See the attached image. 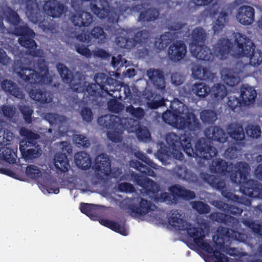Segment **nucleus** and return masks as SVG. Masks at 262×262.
I'll return each mask as SVG.
<instances>
[{
  "mask_svg": "<svg viewBox=\"0 0 262 262\" xmlns=\"http://www.w3.org/2000/svg\"><path fill=\"white\" fill-rule=\"evenodd\" d=\"M172 111H167L163 114L164 120L177 128L188 126L192 128L197 124L194 115L188 112L187 108L178 100H174L171 105Z\"/></svg>",
  "mask_w": 262,
  "mask_h": 262,
  "instance_id": "obj_1",
  "label": "nucleus"
},
{
  "mask_svg": "<svg viewBox=\"0 0 262 262\" xmlns=\"http://www.w3.org/2000/svg\"><path fill=\"white\" fill-rule=\"evenodd\" d=\"M139 184L142 186L144 188L141 190L143 193H146L151 198L155 199L159 202L166 201L168 203H174L176 202V196H183L186 199H190L194 197V193L191 191L183 189L179 186H173L170 189L171 195L164 192L161 193L160 196L155 195L159 189V187L157 184L148 178H144L143 180H139Z\"/></svg>",
  "mask_w": 262,
  "mask_h": 262,
  "instance_id": "obj_2",
  "label": "nucleus"
},
{
  "mask_svg": "<svg viewBox=\"0 0 262 262\" xmlns=\"http://www.w3.org/2000/svg\"><path fill=\"white\" fill-rule=\"evenodd\" d=\"M20 134L26 137L20 142L19 149L24 158L26 160L36 158L41 155V150L36 145L33 139H37L38 135L26 128H21Z\"/></svg>",
  "mask_w": 262,
  "mask_h": 262,
  "instance_id": "obj_3",
  "label": "nucleus"
},
{
  "mask_svg": "<svg viewBox=\"0 0 262 262\" xmlns=\"http://www.w3.org/2000/svg\"><path fill=\"white\" fill-rule=\"evenodd\" d=\"M98 122L101 125L105 124L110 129L107 133L108 138L114 142L121 140V133L123 129L122 121L117 116H105L98 119Z\"/></svg>",
  "mask_w": 262,
  "mask_h": 262,
  "instance_id": "obj_4",
  "label": "nucleus"
},
{
  "mask_svg": "<svg viewBox=\"0 0 262 262\" xmlns=\"http://www.w3.org/2000/svg\"><path fill=\"white\" fill-rule=\"evenodd\" d=\"M180 138L174 133H170L167 135L166 141L168 144L171 146L172 151V154L173 157L179 160H182L183 154L181 152L179 151L181 147H182L186 152L190 154L191 149V145L190 143L189 138L183 137L181 140Z\"/></svg>",
  "mask_w": 262,
  "mask_h": 262,
  "instance_id": "obj_5",
  "label": "nucleus"
},
{
  "mask_svg": "<svg viewBox=\"0 0 262 262\" xmlns=\"http://www.w3.org/2000/svg\"><path fill=\"white\" fill-rule=\"evenodd\" d=\"M19 76L25 80H30L31 82H45L46 81V77L47 75L48 70L45 63H41L38 66L37 70H34L23 69L20 71H17Z\"/></svg>",
  "mask_w": 262,
  "mask_h": 262,
  "instance_id": "obj_6",
  "label": "nucleus"
},
{
  "mask_svg": "<svg viewBox=\"0 0 262 262\" xmlns=\"http://www.w3.org/2000/svg\"><path fill=\"white\" fill-rule=\"evenodd\" d=\"M58 70L63 80L70 83V86L75 91H78V85L80 84V75L76 74L74 77L71 75V72L68 68L63 64H58L57 66Z\"/></svg>",
  "mask_w": 262,
  "mask_h": 262,
  "instance_id": "obj_7",
  "label": "nucleus"
},
{
  "mask_svg": "<svg viewBox=\"0 0 262 262\" xmlns=\"http://www.w3.org/2000/svg\"><path fill=\"white\" fill-rule=\"evenodd\" d=\"M235 38L237 46L234 51V56L236 57H242L249 55L252 52L250 41L244 35L240 33L236 34Z\"/></svg>",
  "mask_w": 262,
  "mask_h": 262,
  "instance_id": "obj_8",
  "label": "nucleus"
},
{
  "mask_svg": "<svg viewBox=\"0 0 262 262\" xmlns=\"http://www.w3.org/2000/svg\"><path fill=\"white\" fill-rule=\"evenodd\" d=\"M255 10L251 6H242L237 10L236 18L244 25H251L254 20Z\"/></svg>",
  "mask_w": 262,
  "mask_h": 262,
  "instance_id": "obj_9",
  "label": "nucleus"
},
{
  "mask_svg": "<svg viewBox=\"0 0 262 262\" xmlns=\"http://www.w3.org/2000/svg\"><path fill=\"white\" fill-rule=\"evenodd\" d=\"M95 162L96 174L101 179H103L111 171L108 158L106 155L102 154L96 158Z\"/></svg>",
  "mask_w": 262,
  "mask_h": 262,
  "instance_id": "obj_10",
  "label": "nucleus"
},
{
  "mask_svg": "<svg viewBox=\"0 0 262 262\" xmlns=\"http://www.w3.org/2000/svg\"><path fill=\"white\" fill-rule=\"evenodd\" d=\"M46 13L53 17H59L67 11V8L57 1H49L44 5Z\"/></svg>",
  "mask_w": 262,
  "mask_h": 262,
  "instance_id": "obj_11",
  "label": "nucleus"
},
{
  "mask_svg": "<svg viewBox=\"0 0 262 262\" xmlns=\"http://www.w3.org/2000/svg\"><path fill=\"white\" fill-rule=\"evenodd\" d=\"M186 52L185 45L182 41H177L169 47L168 54L171 60L178 61L184 57Z\"/></svg>",
  "mask_w": 262,
  "mask_h": 262,
  "instance_id": "obj_12",
  "label": "nucleus"
},
{
  "mask_svg": "<svg viewBox=\"0 0 262 262\" xmlns=\"http://www.w3.org/2000/svg\"><path fill=\"white\" fill-rule=\"evenodd\" d=\"M187 232L190 236L193 238L194 242L198 246L205 250L208 253L212 252V248L203 239L205 236V233L202 228H190L188 229Z\"/></svg>",
  "mask_w": 262,
  "mask_h": 262,
  "instance_id": "obj_13",
  "label": "nucleus"
},
{
  "mask_svg": "<svg viewBox=\"0 0 262 262\" xmlns=\"http://www.w3.org/2000/svg\"><path fill=\"white\" fill-rule=\"evenodd\" d=\"M190 49L192 55L199 59L208 60L211 57L210 50L201 44H191Z\"/></svg>",
  "mask_w": 262,
  "mask_h": 262,
  "instance_id": "obj_14",
  "label": "nucleus"
},
{
  "mask_svg": "<svg viewBox=\"0 0 262 262\" xmlns=\"http://www.w3.org/2000/svg\"><path fill=\"white\" fill-rule=\"evenodd\" d=\"M241 104L248 105L254 102L257 94L254 88L244 85L241 88Z\"/></svg>",
  "mask_w": 262,
  "mask_h": 262,
  "instance_id": "obj_15",
  "label": "nucleus"
},
{
  "mask_svg": "<svg viewBox=\"0 0 262 262\" xmlns=\"http://www.w3.org/2000/svg\"><path fill=\"white\" fill-rule=\"evenodd\" d=\"M75 26L86 27L89 26L93 21L91 14L85 11L76 12L71 18Z\"/></svg>",
  "mask_w": 262,
  "mask_h": 262,
  "instance_id": "obj_16",
  "label": "nucleus"
},
{
  "mask_svg": "<svg viewBox=\"0 0 262 262\" xmlns=\"http://www.w3.org/2000/svg\"><path fill=\"white\" fill-rule=\"evenodd\" d=\"M26 13L28 18L34 23L40 20V12L36 0H31L27 3Z\"/></svg>",
  "mask_w": 262,
  "mask_h": 262,
  "instance_id": "obj_17",
  "label": "nucleus"
},
{
  "mask_svg": "<svg viewBox=\"0 0 262 262\" xmlns=\"http://www.w3.org/2000/svg\"><path fill=\"white\" fill-rule=\"evenodd\" d=\"M18 35H21L18 39L19 43L27 48H33L36 46V43L33 40H32L28 36H32L34 33L32 30H30L27 27L23 28L20 32H16Z\"/></svg>",
  "mask_w": 262,
  "mask_h": 262,
  "instance_id": "obj_18",
  "label": "nucleus"
},
{
  "mask_svg": "<svg viewBox=\"0 0 262 262\" xmlns=\"http://www.w3.org/2000/svg\"><path fill=\"white\" fill-rule=\"evenodd\" d=\"M44 118L48 120L50 124L57 125L59 129L62 132H64L68 129V120L63 116H59L53 114H47L45 115Z\"/></svg>",
  "mask_w": 262,
  "mask_h": 262,
  "instance_id": "obj_19",
  "label": "nucleus"
},
{
  "mask_svg": "<svg viewBox=\"0 0 262 262\" xmlns=\"http://www.w3.org/2000/svg\"><path fill=\"white\" fill-rule=\"evenodd\" d=\"M169 225L177 230H185L187 228V225L183 219L182 214L178 211H173L171 212L168 217Z\"/></svg>",
  "mask_w": 262,
  "mask_h": 262,
  "instance_id": "obj_20",
  "label": "nucleus"
},
{
  "mask_svg": "<svg viewBox=\"0 0 262 262\" xmlns=\"http://www.w3.org/2000/svg\"><path fill=\"white\" fill-rule=\"evenodd\" d=\"M54 165L58 172L68 171L69 164L65 154H57L54 159Z\"/></svg>",
  "mask_w": 262,
  "mask_h": 262,
  "instance_id": "obj_21",
  "label": "nucleus"
},
{
  "mask_svg": "<svg viewBox=\"0 0 262 262\" xmlns=\"http://www.w3.org/2000/svg\"><path fill=\"white\" fill-rule=\"evenodd\" d=\"M147 75L157 88L162 89L165 87V82L161 72L150 69L147 71Z\"/></svg>",
  "mask_w": 262,
  "mask_h": 262,
  "instance_id": "obj_22",
  "label": "nucleus"
},
{
  "mask_svg": "<svg viewBox=\"0 0 262 262\" xmlns=\"http://www.w3.org/2000/svg\"><path fill=\"white\" fill-rule=\"evenodd\" d=\"M92 8L93 12L100 18L107 16L109 13L107 3L105 0H96Z\"/></svg>",
  "mask_w": 262,
  "mask_h": 262,
  "instance_id": "obj_23",
  "label": "nucleus"
},
{
  "mask_svg": "<svg viewBox=\"0 0 262 262\" xmlns=\"http://www.w3.org/2000/svg\"><path fill=\"white\" fill-rule=\"evenodd\" d=\"M76 164L82 169H87L91 167L92 162L89 155L84 152H80L75 156Z\"/></svg>",
  "mask_w": 262,
  "mask_h": 262,
  "instance_id": "obj_24",
  "label": "nucleus"
},
{
  "mask_svg": "<svg viewBox=\"0 0 262 262\" xmlns=\"http://www.w3.org/2000/svg\"><path fill=\"white\" fill-rule=\"evenodd\" d=\"M205 134L210 139L216 140L221 142L226 141L227 137L224 131L218 127L210 128L205 130Z\"/></svg>",
  "mask_w": 262,
  "mask_h": 262,
  "instance_id": "obj_25",
  "label": "nucleus"
},
{
  "mask_svg": "<svg viewBox=\"0 0 262 262\" xmlns=\"http://www.w3.org/2000/svg\"><path fill=\"white\" fill-rule=\"evenodd\" d=\"M2 88L10 94L19 99L24 97V94L16 88V85L9 80H4L2 84Z\"/></svg>",
  "mask_w": 262,
  "mask_h": 262,
  "instance_id": "obj_26",
  "label": "nucleus"
},
{
  "mask_svg": "<svg viewBox=\"0 0 262 262\" xmlns=\"http://www.w3.org/2000/svg\"><path fill=\"white\" fill-rule=\"evenodd\" d=\"M211 96L216 100L223 99L227 95V91L225 85L215 84L210 90Z\"/></svg>",
  "mask_w": 262,
  "mask_h": 262,
  "instance_id": "obj_27",
  "label": "nucleus"
},
{
  "mask_svg": "<svg viewBox=\"0 0 262 262\" xmlns=\"http://www.w3.org/2000/svg\"><path fill=\"white\" fill-rule=\"evenodd\" d=\"M230 43L225 39L220 41L216 47V54L220 59L226 58L230 48Z\"/></svg>",
  "mask_w": 262,
  "mask_h": 262,
  "instance_id": "obj_28",
  "label": "nucleus"
},
{
  "mask_svg": "<svg viewBox=\"0 0 262 262\" xmlns=\"http://www.w3.org/2000/svg\"><path fill=\"white\" fill-rule=\"evenodd\" d=\"M32 99L41 103H48L51 101L52 97L49 92H43L40 91H32L30 93Z\"/></svg>",
  "mask_w": 262,
  "mask_h": 262,
  "instance_id": "obj_29",
  "label": "nucleus"
},
{
  "mask_svg": "<svg viewBox=\"0 0 262 262\" xmlns=\"http://www.w3.org/2000/svg\"><path fill=\"white\" fill-rule=\"evenodd\" d=\"M156 206L143 199L140 201L139 206L134 210V211L138 215H144L151 211L154 210Z\"/></svg>",
  "mask_w": 262,
  "mask_h": 262,
  "instance_id": "obj_30",
  "label": "nucleus"
},
{
  "mask_svg": "<svg viewBox=\"0 0 262 262\" xmlns=\"http://www.w3.org/2000/svg\"><path fill=\"white\" fill-rule=\"evenodd\" d=\"M207 34L202 28H196L191 33L192 43L191 44L200 45L206 39Z\"/></svg>",
  "mask_w": 262,
  "mask_h": 262,
  "instance_id": "obj_31",
  "label": "nucleus"
},
{
  "mask_svg": "<svg viewBox=\"0 0 262 262\" xmlns=\"http://www.w3.org/2000/svg\"><path fill=\"white\" fill-rule=\"evenodd\" d=\"M249 171V168L247 164L245 163H240L238 167V171L235 177V179H233L236 183H241L242 180H245V174L248 173Z\"/></svg>",
  "mask_w": 262,
  "mask_h": 262,
  "instance_id": "obj_32",
  "label": "nucleus"
},
{
  "mask_svg": "<svg viewBox=\"0 0 262 262\" xmlns=\"http://www.w3.org/2000/svg\"><path fill=\"white\" fill-rule=\"evenodd\" d=\"M192 90L197 96L202 97H206L210 92V89L206 84L202 83L194 84Z\"/></svg>",
  "mask_w": 262,
  "mask_h": 262,
  "instance_id": "obj_33",
  "label": "nucleus"
},
{
  "mask_svg": "<svg viewBox=\"0 0 262 262\" xmlns=\"http://www.w3.org/2000/svg\"><path fill=\"white\" fill-rule=\"evenodd\" d=\"M227 15L224 12L221 13L213 27L214 32L221 30L227 22Z\"/></svg>",
  "mask_w": 262,
  "mask_h": 262,
  "instance_id": "obj_34",
  "label": "nucleus"
},
{
  "mask_svg": "<svg viewBox=\"0 0 262 262\" xmlns=\"http://www.w3.org/2000/svg\"><path fill=\"white\" fill-rule=\"evenodd\" d=\"M158 15V12L156 10L149 9L142 11L139 19L141 21H149L156 19Z\"/></svg>",
  "mask_w": 262,
  "mask_h": 262,
  "instance_id": "obj_35",
  "label": "nucleus"
},
{
  "mask_svg": "<svg viewBox=\"0 0 262 262\" xmlns=\"http://www.w3.org/2000/svg\"><path fill=\"white\" fill-rule=\"evenodd\" d=\"M100 223L105 226H107L113 230H115L122 234L126 235L125 230L124 227L120 226L117 224L106 220H101Z\"/></svg>",
  "mask_w": 262,
  "mask_h": 262,
  "instance_id": "obj_36",
  "label": "nucleus"
},
{
  "mask_svg": "<svg viewBox=\"0 0 262 262\" xmlns=\"http://www.w3.org/2000/svg\"><path fill=\"white\" fill-rule=\"evenodd\" d=\"M3 158L9 163H14L16 160V156L14 152L8 148H3L2 152Z\"/></svg>",
  "mask_w": 262,
  "mask_h": 262,
  "instance_id": "obj_37",
  "label": "nucleus"
},
{
  "mask_svg": "<svg viewBox=\"0 0 262 262\" xmlns=\"http://www.w3.org/2000/svg\"><path fill=\"white\" fill-rule=\"evenodd\" d=\"M13 134L9 131H5L0 127V144L7 145L9 142L12 140Z\"/></svg>",
  "mask_w": 262,
  "mask_h": 262,
  "instance_id": "obj_38",
  "label": "nucleus"
},
{
  "mask_svg": "<svg viewBox=\"0 0 262 262\" xmlns=\"http://www.w3.org/2000/svg\"><path fill=\"white\" fill-rule=\"evenodd\" d=\"M252 51V55L250 58V63L253 66H258L262 62V53L258 50Z\"/></svg>",
  "mask_w": 262,
  "mask_h": 262,
  "instance_id": "obj_39",
  "label": "nucleus"
},
{
  "mask_svg": "<svg viewBox=\"0 0 262 262\" xmlns=\"http://www.w3.org/2000/svg\"><path fill=\"white\" fill-rule=\"evenodd\" d=\"M208 70L202 67L195 66L192 69V75L196 78H205L208 76Z\"/></svg>",
  "mask_w": 262,
  "mask_h": 262,
  "instance_id": "obj_40",
  "label": "nucleus"
},
{
  "mask_svg": "<svg viewBox=\"0 0 262 262\" xmlns=\"http://www.w3.org/2000/svg\"><path fill=\"white\" fill-rule=\"evenodd\" d=\"M117 44L121 48H130L135 46V41L132 39H127L123 36L118 37L116 39Z\"/></svg>",
  "mask_w": 262,
  "mask_h": 262,
  "instance_id": "obj_41",
  "label": "nucleus"
},
{
  "mask_svg": "<svg viewBox=\"0 0 262 262\" xmlns=\"http://www.w3.org/2000/svg\"><path fill=\"white\" fill-rule=\"evenodd\" d=\"M230 136L237 140H243L245 137L243 128L240 126H236L233 128V131H230Z\"/></svg>",
  "mask_w": 262,
  "mask_h": 262,
  "instance_id": "obj_42",
  "label": "nucleus"
},
{
  "mask_svg": "<svg viewBox=\"0 0 262 262\" xmlns=\"http://www.w3.org/2000/svg\"><path fill=\"white\" fill-rule=\"evenodd\" d=\"M246 130L247 135L251 137L257 138L260 136L261 130L257 125H249Z\"/></svg>",
  "mask_w": 262,
  "mask_h": 262,
  "instance_id": "obj_43",
  "label": "nucleus"
},
{
  "mask_svg": "<svg viewBox=\"0 0 262 262\" xmlns=\"http://www.w3.org/2000/svg\"><path fill=\"white\" fill-rule=\"evenodd\" d=\"M26 172L27 175L31 178H36L41 175V171L39 168L33 165H30L27 167Z\"/></svg>",
  "mask_w": 262,
  "mask_h": 262,
  "instance_id": "obj_44",
  "label": "nucleus"
},
{
  "mask_svg": "<svg viewBox=\"0 0 262 262\" xmlns=\"http://www.w3.org/2000/svg\"><path fill=\"white\" fill-rule=\"evenodd\" d=\"M223 80L227 84L234 86L239 82L240 78L238 76H235L232 74L229 73L224 76Z\"/></svg>",
  "mask_w": 262,
  "mask_h": 262,
  "instance_id": "obj_45",
  "label": "nucleus"
},
{
  "mask_svg": "<svg viewBox=\"0 0 262 262\" xmlns=\"http://www.w3.org/2000/svg\"><path fill=\"white\" fill-rule=\"evenodd\" d=\"M201 118L203 121L212 122L215 120L216 115L212 111H204L201 113Z\"/></svg>",
  "mask_w": 262,
  "mask_h": 262,
  "instance_id": "obj_46",
  "label": "nucleus"
},
{
  "mask_svg": "<svg viewBox=\"0 0 262 262\" xmlns=\"http://www.w3.org/2000/svg\"><path fill=\"white\" fill-rule=\"evenodd\" d=\"M168 36L167 34L163 35L160 38H157L155 41V46L157 49L162 50L167 46Z\"/></svg>",
  "mask_w": 262,
  "mask_h": 262,
  "instance_id": "obj_47",
  "label": "nucleus"
},
{
  "mask_svg": "<svg viewBox=\"0 0 262 262\" xmlns=\"http://www.w3.org/2000/svg\"><path fill=\"white\" fill-rule=\"evenodd\" d=\"M192 206L196 211L200 213H208L209 211V207L206 204L201 202H192Z\"/></svg>",
  "mask_w": 262,
  "mask_h": 262,
  "instance_id": "obj_48",
  "label": "nucleus"
},
{
  "mask_svg": "<svg viewBox=\"0 0 262 262\" xmlns=\"http://www.w3.org/2000/svg\"><path fill=\"white\" fill-rule=\"evenodd\" d=\"M108 107L111 111L115 113H119L124 108V106L116 100H111L109 101L108 103Z\"/></svg>",
  "mask_w": 262,
  "mask_h": 262,
  "instance_id": "obj_49",
  "label": "nucleus"
},
{
  "mask_svg": "<svg viewBox=\"0 0 262 262\" xmlns=\"http://www.w3.org/2000/svg\"><path fill=\"white\" fill-rule=\"evenodd\" d=\"M91 35L94 38L103 41L106 37L105 34L101 28L97 27L93 28L91 32Z\"/></svg>",
  "mask_w": 262,
  "mask_h": 262,
  "instance_id": "obj_50",
  "label": "nucleus"
},
{
  "mask_svg": "<svg viewBox=\"0 0 262 262\" xmlns=\"http://www.w3.org/2000/svg\"><path fill=\"white\" fill-rule=\"evenodd\" d=\"M73 140L77 145L83 147H88L90 145L89 141L82 135H74Z\"/></svg>",
  "mask_w": 262,
  "mask_h": 262,
  "instance_id": "obj_51",
  "label": "nucleus"
},
{
  "mask_svg": "<svg viewBox=\"0 0 262 262\" xmlns=\"http://www.w3.org/2000/svg\"><path fill=\"white\" fill-rule=\"evenodd\" d=\"M220 234H221V236L224 235L226 236L230 237L232 238L236 239L238 240H239L241 236L239 233L234 231L232 230H229L227 228H224L222 229Z\"/></svg>",
  "mask_w": 262,
  "mask_h": 262,
  "instance_id": "obj_52",
  "label": "nucleus"
},
{
  "mask_svg": "<svg viewBox=\"0 0 262 262\" xmlns=\"http://www.w3.org/2000/svg\"><path fill=\"white\" fill-rule=\"evenodd\" d=\"M216 152L217 151L215 148L210 146L209 147H207L203 151V153H201L200 156L207 159L209 157H212L215 156Z\"/></svg>",
  "mask_w": 262,
  "mask_h": 262,
  "instance_id": "obj_53",
  "label": "nucleus"
},
{
  "mask_svg": "<svg viewBox=\"0 0 262 262\" xmlns=\"http://www.w3.org/2000/svg\"><path fill=\"white\" fill-rule=\"evenodd\" d=\"M126 111L137 118H141L144 115L143 110L140 108H134L132 106L126 107Z\"/></svg>",
  "mask_w": 262,
  "mask_h": 262,
  "instance_id": "obj_54",
  "label": "nucleus"
},
{
  "mask_svg": "<svg viewBox=\"0 0 262 262\" xmlns=\"http://www.w3.org/2000/svg\"><path fill=\"white\" fill-rule=\"evenodd\" d=\"M213 262H227L228 259L226 256L223 254L220 253L217 250L213 252V257L212 259Z\"/></svg>",
  "mask_w": 262,
  "mask_h": 262,
  "instance_id": "obj_55",
  "label": "nucleus"
},
{
  "mask_svg": "<svg viewBox=\"0 0 262 262\" xmlns=\"http://www.w3.org/2000/svg\"><path fill=\"white\" fill-rule=\"evenodd\" d=\"M130 165L138 169L139 171L141 172L144 173L146 174L152 176L153 171H150V170H147L145 168V167L142 165L140 162H134V161H132Z\"/></svg>",
  "mask_w": 262,
  "mask_h": 262,
  "instance_id": "obj_56",
  "label": "nucleus"
},
{
  "mask_svg": "<svg viewBox=\"0 0 262 262\" xmlns=\"http://www.w3.org/2000/svg\"><path fill=\"white\" fill-rule=\"evenodd\" d=\"M137 134L138 138L141 140L148 139L150 137L148 130L145 127L138 129Z\"/></svg>",
  "mask_w": 262,
  "mask_h": 262,
  "instance_id": "obj_57",
  "label": "nucleus"
},
{
  "mask_svg": "<svg viewBox=\"0 0 262 262\" xmlns=\"http://www.w3.org/2000/svg\"><path fill=\"white\" fill-rule=\"evenodd\" d=\"M4 115L7 117H12L15 113V110L12 106H4L2 107Z\"/></svg>",
  "mask_w": 262,
  "mask_h": 262,
  "instance_id": "obj_58",
  "label": "nucleus"
},
{
  "mask_svg": "<svg viewBox=\"0 0 262 262\" xmlns=\"http://www.w3.org/2000/svg\"><path fill=\"white\" fill-rule=\"evenodd\" d=\"M118 189L121 191L133 192L134 191V187L130 184L127 183H121L118 185Z\"/></svg>",
  "mask_w": 262,
  "mask_h": 262,
  "instance_id": "obj_59",
  "label": "nucleus"
},
{
  "mask_svg": "<svg viewBox=\"0 0 262 262\" xmlns=\"http://www.w3.org/2000/svg\"><path fill=\"white\" fill-rule=\"evenodd\" d=\"M8 20L14 25L16 24L18 22V16L16 13L13 11H10L9 12V15L6 14Z\"/></svg>",
  "mask_w": 262,
  "mask_h": 262,
  "instance_id": "obj_60",
  "label": "nucleus"
},
{
  "mask_svg": "<svg viewBox=\"0 0 262 262\" xmlns=\"http://www.w3.org/2000/svg\"><path fill=\"white\" fill-rule=\"evenodd\" d=\"M83 119L86 121H91L92 119V113L91 111L88 108H83L81 112Z\"/></svg>",
  "mask_w": 262,
  "mask_h": 262,
  "instance_id": "obj_61",
  "label": "nucleus"
},
{
  "mask_svg": "<svg viewBox=\"0 0 262 262\" xmlns=\"http://www.w3.org/2000/svg\"><path fill=\"white\" fill-rule=\"evenodd\" d=\"M21 113L24 114L25 119L28 122L31 121L30 116L32 113V110L29 107L25 106L23 108H20Z\"/></svg>",
  "mask_w": 262,
  "mask_h": 262,
  "instance_id": "obj_62",
  "label": "nucleus"
},
{
  "mask_svg": "<svg viewBox=\"0 0 262 262\" xmlns=\"http://www.w3.org/2000/svg\"><path fill=\"white\" fill-rule=\"evenodd\" d=\"M183 81L182 77L178 73L173 74L171 76V81L176 85L181 84Z\"/></svg>",
  "mask_w": 262,
  "mask_h": 262,
  "instance_id": "obj_63",
  "label": "nucleus"
},
{
  "mask_svg": "<svg viewBox=\"0 0 262 262\" xmlns=\"http://www.w3.org/2000/svg\"><path fill=\"white\" fill-rule=\"evenodd\" d=\"M60 148L63 154H66V152L70 153L71 151V146L70 143L67 142H62L60 144Z\"/></svg>",
  "mask_w": 262,
  "mask_h": 262,
  "instance_id": "obj_64",
  "label": "nucleus"
}]
</instances>
